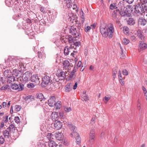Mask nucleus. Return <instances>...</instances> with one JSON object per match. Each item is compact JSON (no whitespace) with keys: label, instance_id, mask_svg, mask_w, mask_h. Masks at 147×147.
<instances>
[{"label":"nucleus","instance_id":"nucleus-39","mask_svg":"<svg viewBox=\"0 0 147 147\" xmlns=\"http://www.w3.org/2000/svg\"><path fill=\"white\" fill-rule=\"evenodd\" d=\"M86 92H84L83 94L82 95V98L83 100L85 101H86L88 100V97L86 94Z\"/></svg>","mask_w":147,"mask_h":147},{"label":"nucleus","instance_id":"nucleus-14","mask_svg":"<svg viewBox=\"0 0 147 147\" xmlns=\"http://www.w3.org/2000/svg\"><path fill=\"white\" fill-rule=\"evenodd\" d=\"M42 84L47 85L49 82L50 79L49 76H46L42 78Z\"/></svg>","mask_w":147,"mask_h":147},{"label":"nucleus","instance_id":"nucleus-1","mask_svg":"<svg viewBox=\"0 0 147 147\" xmlns=\"http://www.w3.org/2000/svg\"><path fill=\"white\" fill-rule=\"evenodd\" d=\"M107 28L100 27V30L103 37L106 38L108 37L111 38L113 37V34L114 31L113 25L111 24H109L107 25Z\"/></svg>","mask_w":147,"mask_h":147},{"label":"nucleus","instance_id":"nucleus-23","mask_svg":"<svg viewBox=\"0 0 147 147\" xmlns=\"http://www.w3.org/2000/svg\"><path fill=\"white\" fill-rule=\"evenodd\" d=\"M7 78L8 79H7V82L9 83H12L15 80V77L12 75L11 76V74H10V76Z\"/></svg>","mask_w":147,"mask_h":147},{"label":"nucleus","instance_id":"nucleus-26","mask_svg":"<svg viewBox=\"0 0 147 147\" xmlns=\"http://www.w3.org/2000/svg\"><path fill=\"white\" fill-rule=\"evenodd\" d=\"M147 23V22L145 19H139L138 23L139 25L144 26Z\"/></svg>","mask_w":147,"mask_h":147},{"label":"nucleus","instance_id":"nucleus-21","mask_svg":"<svg viewBox=\"0 0 147 147\" xmlns=\"http://www.w3.org/2000/svg\"><path fill=\"white\" fill-rule=\"evenodd\" d=\"M72 49L70 47L69 48L68 47L66 46L65 47L64 50V55H69V52L71 51Z\"/></svg>","mask_w":147,"mask_h":147},{"label":"nucleus","instance_id":"nucleus-32","mask_svg":"<svg viewBox=\"0 0 147 147\" xmlns=\"http://www.w3.org/2000/svg\"><path fill=\"white\" fill-rule=\"evenodd\" d=\"M10 71L9 70H6L4 72V76L5 78H7L8 77L10 76V74H11Z\"/></svg>","mask_w":147,"mask_h":147},{"label":"nucleus","instance_id":"nucleus-57","mask_svg":"<svg viewBox=\"0 0 147 147\" xmlns=\"http://www.w3.org/2000/svg\"><path fill=\"white\" fill-rule=\"evenodd\" d=\"M71 51H73V53H71V56H72L73 57H74V55H75L76 54V53H77V51H75L73 50L72 49L71 50Z\"/></svg>","mask_w":147,"mask_h":147},{"label":"nucleus","instance_id":"nucleus-55","mask_svg":"<svg viewBox=\"0 0 147 147\" xmlns=\"http://www.w3.org/2000/svg\"><path fill=\"white\" fill-rule=\"evenodd\" d=\"M118 76L119 77V79H123L122 77V75L121 73V71L120 70H119L118 73Z\"/></svg>","mask_w":147,"mask_h":147},{"label":"nucleus","instance_id":"nucleus-37","mask_svg":"<svg viewBox=\"0 0 147 147\" xmlns=\"http://www.w3.org/2000/svg\"><path fill=\"white\" fill-rule=\"evenodd\" d=\"M53 135L51 133H48L47 135V137L49 140H52V139L53 138Z\"/></svg>","mask_w":147,"mask_h":147},{"label":"nucleus","instance_id":"nucleus-2","mask_svg":"<svg viewBox=\"0 0 147 147\" xmlns=\"http://www.w3.org/2000/svg\"><path fill=\"white\" fill-rule=\"evenodd\" d=\"M31 74L29 72H26L22 76L17 78V81L18 82H28L31 77Z\"/></svg>","mask_w":147,"mask_h":147},{"label":"nucleus","instance_id":"nucleus-46","mask_svg":"<svg viewBox=\"0 0 147 147\" xmlns=\"http://www.w3.org/2000/svg\"><path fill=\"white\" fill-rule=\"evenodd\" d=\"M91 27L88 25H85L84 27L85 31L87 32L88 31H90L91 29Z\"/></svg>","mask_w":147,"mask_h":147},{"label":"nucleus","instance_id":"nucleus-9","mask_svg":"<svg viewBox=\"0 0 147 147\" xmlns=\"http://www.w3.org/2000/svg\"><path fill=\"white\" fill-rule=\"evenodd\" d=\"M30 78L31 81L35 84H37L40 83V78L38 75L37 74L34 75L32 76Z\"/></svg>","mask_w":147,"mask_h":147},{"label":"nucleus","instance_id":"nucleus-53","mask_svg":"<svg viewBox=\"0 0 147 147\" xmlns=\"http://www.w3.org/2000/svg\"><path fill=\"white\" fill-rule=\"evenodd\" d=\"M74 131H73L71 134H70V136L71 137L73 138H74L75 137V136H77L78 134V133H77V132L76 131V134H74Z\"/></svg>","mask_w":147,"mask_h":147},{"label":"nucleus","instance_id":"nucleus-3","mask_svg":"<svg viewBox=\"0 0 147 147\" xmlns=\"http://www.w3.org/2000/svg\"><path fill=\"white\" fill-rule=\"evenodd\" d=\"M19 60H16L14 58L11 57L9 58L7 62H6L7 65L9 67H11L15 66L16 67V65L18 66V63L17 62H19Z\"/></svg>","mask_w":147,"mask_h":147},{"label":"nucleus","instance_id":"nucleus-13","mask_svg":"<svg viewBox=\"0 0 147 147\" xmlns=\"http://www.w3.org/2000/svg\"><path fill=\"white\" fill-rule=\"evenodd\" d=\"M66 39L67 40L68 42L70 44H72L76 40H77V37H72L71 36L69 35L66 37Z\"/></svg>","mask_w":147,"mask_h":147},{"label":"nucleus","instance_id":"nucleus-52","mask_svg":"<svg viewBox=\"0 0 147 147\" xmlns=\"http://www.w3.org/2000/svg\"><path fill=\"white\" fill-rule=\"evenodd\" d=\"M123 74L125 76H127L128 74V72L126 69H123L122 71Z\"/></svg>","mask_w":147,"mask_h":147},{"label":"nucleus","instance_id":"nucleus-44","mask_svg":"<svg viewBox=\"0 0 147 147\" xmlns=\"http://www.w3.org/2000/svg\"><path fill=\"white\" fill-rule=\"evenodd\" d=\"M117 8V7L115 3L111 4L110 5V9L111 10H113Z\"/></svg>","mask_w":147,"mask_h":147},{"label":"nucleus","instance_id":"nucleus-28","mask_svg":"<svg viewBox=\"0 0 147 147\" xmlns=\"http://www.w3.org/2000/svg\"><path fill=\"white\" fill-rule=\"evenodd\" d=\"M9 131L7 129L3 131V134L5 138H8L9 137Z\"/></svg>","mask_w":147,"mask_h":147},{"label":"nucleus","instance_id":"nucleus-63","mask_svg":"<svg viewBox=\"0 0 147 147\" xmlns=\"http://www.w3.org/2000/svg\"><path fill=\"white\" fill-rule=\"evenodd\" d=\"M123 80V79H120V80H119V82H120L122 86H123L124 85V81Z\"/></svg>","mask_w":147,"mask_h":147},{"label":"nucleus","instance_id":"nucleus-24","mask_svg":"<svg viewBox=\"0 0 147 147\" xmlns=\"http://www.w3.org/2000/svg\"><path fill=\"white\" fill-rule=\"evenodd\" d=\"M68 127L71 130L74 131V134H76V131H77L76 128L75 127V126L72 124L70 123L68 124Z\"/></svg>","mask_w":147,"mask_h":147},{"label":"nucleus","instance_id":"nucleus-62","mask_svg":"<svg viewBox=\"0 0 147 147\" xmlns=\"http://www.w3.org/2000/svg\"><path fill=\"white\" fill-rule=\"evenodd\" d=\"M125 1L129 4H131L134 1V0H125Z\"/></svg>","mask_w":147,"mask_h":147},{"label":"nucleus","instance_id":"nucleus-34","mask_svg":"<svg viewBox=\"0 0 147 147\" xmlns=\"http://www.w3.org/2000/svg\"><path fill=\"white\" fill-rule=\"evenodd\" d=\"M123 31L124 33L126 34L129 33V29L127 26H124L123 27Z\"/></svg>","mask_w":147,"mask_h":147},{"label":"nucleus","instance_id":"nucleus-48","mask_svg":"<svg viewBox=\"0 0 147 147\" xmlns=\"http://www.w3.org/2000/svg\"><path fill=\"white\" fill-rule=\"evenodd\" d=\"M21 107L19 105H16L15 106V110L16 111H19L21 109Z\"/></svg>","mask_w":147,"mask_h":147},{"label":"nucleus","instance_id":"nucleus-4","mask_svg":"<svg viewBox=\"0 0 147 147\" xmlns=\"http://www.w3.org/2000/svg\"><path fill=\"white\" fill-rule=\"evenodd\" d=\"M123 7L122 6H121L119 7V9H116V11L117 12L119 13V14L122 16H126L127 17H129L131 16V14L130 13H128V12H125L123 11Z\"/></svg>","mask_w":147,"mask_h":147},{"label":"nucleus","instance_id":"nucleus-54","mask_svg":"<svg viewBox=\"0 0 147 147\" xmlns=\"http://www.w3.org/2000/svg\"><path fill=\"white\" fill-rule=\"evenodd\" d=\"M8 116L7 115L5 117H4L3 118V121L5 123H7L8 122Z\"/></svg>","mask_w":147,"mask_h":147},{"label":"nucleus","instance_id":"nucleus-64","mask_svg":"<svg viewBox=\"0 0 147 147\" xmlns=\"http://www.w3.org/2000/svg\"><path fill=\"white\" fill-rule=\"evenodd\" d=\"M77 6L75 4H74L73 5V9L74 10H75L76 11H78V10L77 9Z\"/></svg>","mask_w":147,"mask_h":147},{"label":"nucleus","instance_id":"nucleus-10","mask_svg":"<svg viewBox=\"0 0 147 147\" xmlns=\"http://www.w3.org/2000/svg\"><path fill=\"white\" fill-rule=\"evenodd\" d=\"M69 32L72 35H75L76 37L79 36V33L77 32L76 28L73 26H71L69 30Z\"/></svg>","mask_w":147,"mask_h":147},{"label":"nucleus","instance_id":"nucleus-47","mask_svg":"<svg viewBox=\"0 0 147 147\" xmlns=\"http://www.w3.org/2000/svg\"><path fill=\"white\" fill-rule=\"evenodd\" d=\"M64 110L66 112H69L71 111V108L70 107H65L64 108Z\"/></svg>","mask_w":147,"mask_h":147},{"label":"nucleus","instance_id":"nucleus-11","mask_svg":"<svg viewBox=\"0 0 147 147\" xmlns=\"http://www.w3.org/2000/svg\"><path fill=\"white\" fill-rule=\"evenodd\" d=\"M55 97L54 96H51L48 100V104L50 107H53L55 105Z\"/></svg>","mask_w":147,"mask_h":147},{"label":"nucleus","instance_id":"nucleus-36","mask_svg":"<svg viewBox=\"0 0 147 147\" xmlns=\"http://www.w3.org/2000/svg\"><path fill=\"white\" fill-rule=\"evenodd\" d=\"M61 103L60 101H58L55 103V105L57 109H60L61 107Z\"/></svg>","mask_w":147,"mask_h":147},{"label":"nucleus","instance_id":"nucleus-56","mask_svg":"<svg viewBox=\"0 0 147 147\" xmlns=\"http://www.w3.org/2000/svg\"><path fill=\"white\" fill-rule=\"evenodd\" d=\"M24 85L23 84L20 83V88L19 87V88L18 89V90L19 91L22 90L24 88Z\"/></svg>","mask_w":147,"mask_h":147},{"label":"nucleus","instance_id":"nucleus-16","mask_svg":"<svg viewBox=\"0 0 147 147\" xmlns=\"http://www.w3.org/2000/svg\"><path fill=\"white\" fill-rule=\"evenodd\" d=\"M139 47L141 50H145L147 48V44L143 41H140L139 42Z\"/></svg>","mask_w":147,"mask_h":147},{"label":"nucleus","instance_id":"nucleus-7","mask_svg":"<svg viewBox=\"0 0 147 147\" xmlns=\"http://www.w3.org/2000/svg\"><path fill=\"white\" fill-rule=\"evenodd\" d=\"M136 35L138 38L142 41H144L145 40V37L142 31L140 30H138L137 31Z\"/></svg>","mask_w":147,"mask_h":147},{"label":"nucleus","instance_id":"nucleus-42","mask_svg":"<svg viewBox=\"0 0 147 147\" xmlns=\"http://www.w3.org/2000/svg\"><path fill=\"white\" fill-rule=\"evenodd\" d=\"M123 43L125 45H127L129 42V39L124 38L122 40Z\"/></svg>","mask_w":147,"mask_h":147},{"label":"nucleus","instance_id":"nucleus-25","mask_svg":"<svg viewBox=\"0 0 147 147\" xmlns=\"http://www.w3.org/2000/svg\"><path fill=\"white\" fill-rule=\"evenodd\" d=\"M51 117L53 120L56 121L58 119V115L57 113L56 112H53L51 115Z\"/></svg>","mask_w":147,"mask_h":147},{"label":"nucleus","instance_id":"nucleus-50","mask_svg":"<svg viewBox=\"0 0 147 147\" xmlns=\"http://www.w3.org/2000/svg\"><path fill=\"white\" fill-rule=\"evenodd\" d=\"M5 141V139L3 137L1 136H0V143L1 144H3Z\"/></svg>","mask_w":147,"mask_h":147},{"label":"nucleus","instance_id":"nucleus-30","mask_svg":"<svg viewBox=\"0 0 147 147\" xmlns=\"http://www.w3.org/2000/svg\"><path fill=\"white\" fill-rule=\"evenodd\" d=\"M38 145V147H47L46 144L42 140L40 141Z\"/></svg>","mask_w":147,"mask_h":147},{"label":"nucleus","instance_id":"nucleus-8","mask_svg":"<svg viewBox=\"0 0 147 147\" xmlns=\"http://www.w3.org/2000/svg\"><path fill=\"white\" fill-rule=\"evenodd\" d=\"M135 12L136 13H141L143 12V9L142 7V3L140 1L135 7Z\"/></svg>","mask_w":147,"mask_h":147},{"label":"nucleus","instance_id":"nucleus-60","mask_svg":"<svg viewBox=\"0 0 147 147\" xmlns=\"http://www.w3.org/2000/svg\"><path fill=\"white\" fill-rule=\"evenodd\" d=\"M117 73V71H113V76L114 79H115L116 77Z\"/></svg>","mask_w":147,"mask_h":147},{"label":"nucleus","instance_id":"nucleus-12","mask_svg":"<svg viewBox=\"0 0 147 147\" xmlns=\"http://www.w3.org/2000/svg\"><path fill=\"white\" fill-rule=\"evenodd\" d=\"M95 131L94 129L91 130L90 134L89 140L91 143H93L95 140Z\"/></svg>","mask_w":147,"mask_h":147},{"label":"nucleus","instance_id":"nucleus-40","mask_svg":"<svg viewBox=\"0 0 147 147\" xmlns=\"http://www.w3.org/2000/svg\"><path fill=\"white\" fill-rule=\"evenodd\" d=\"M38 58L40 59H42L45 57L44 53H41L40 51L38 52Z\"/></svg>","mask_w":147,"mask_h":147},{"label":"nucleus","instance_id":"nucleus-45","mask_svg":"<svg viewBox=\"0 0 147 147\" xmlns=\"http://www.w3.org/2000/svg\"><path fill=\"white\" fill-rule=\"evenodd\" d=\"M37 98L39 99H42L44 98L43 95L42 93H38L37 94Z\"/></svg>","mask_w":147,"mask_h":147},{"label":"nucleus","instance_id":"nucleus-31","mask_svg":"<svg viewBox=\"0 0 147 147\" xmlns=\"http://www.w3.org/2000/svg\"><path fill=\"white\" fill-rule=\"evenodd\" d=\"M111 96L109 95H107L104 97L103 100L105 103H107L108 101L110 99Z\"/></svg>","mask_w":147,"mask_h":147},{"label":"nucleus","instance_id":"nucleus-18","mask_svg":"<svg viewBox=\"0 0 147 147\" xmlns=\"http://www.w3.org/2000/svg\"><path fill=\"white\" fill-rule=\"evenodd\" d=\"M56 75L58 77H61L62 79H64L66 76L65 73L63 71H58Z\"/></svg>","mask_w":147,"mask_h":147},{"label":"nucleus","instance_id":"nucleus-17","mask_svg":"<svg viewBox=\"0 0 147 147\" xmlns=\"http://www.w3.org/2000/svg\"><path fill=\"white\" fill-rule=\"evenodd\" d=\"M54 127L57 129H59L62 127V123L60 121L56 120L54 123Z\"/></svg>","mask_w":147,"mask_h":147},{"label":"nucleus","instance_id":"nucleus-35","mask_svg":"<svg viewBox=\"0 0 147 147\" xmlns=\"http://www.w3.org/2000/svg\"><path fill=\"white\" fill-rule=\"evenodd\" d=\"M19 62H17L19 63V68H21L22 70H24L25 69V67L24 63L22 62H20L19 60Z\"/></svg>","mask_w":147,"mask_h":147},{"label":"nucleus","instance_id":"nucleus-6","mask_svg":"<svg viewBox=\"0 0 147 147\" xmlns=\"http://www.w3.org/2000/svg\"><path fill=\"white\" fill-rule=\"evenodd\" d=\"M62 65L63 69L65 70L66 71L68 72L71 69L70 63L67 60L64 61L63 62Z\"/></svg>","mask_w":147,"mask_h":147},{"label":"nucleus","instance_id":"nucleus-43","mask_svg":"<svg viewBox=\"0 0 147 147\" xmlns=\"http://www.w3.org/2000/svg\"><path fill=\"white\" fill-rule=\"evenodd\" d=\"M64 113L63 111H61L59 113V117L61 119H64L65 117Z\"/></svg>","mask_w":147,"mask_h":147},{"label":"nucleus","instance_id":"nucleus-59","mask_svg":"<svg viewBox=\"0 0 147 147\" xmlns=\"http://www.w3.org/2000/svg\"><path fill=\"white\" fill-rule=\"evenodd\" d=\"M40 10L41 12L44 13L46 12L45 8L44 7H40Z\"/></svg>","mask_w":147,"mask_h":147},{"label":"nucleus","instance_id":"nucleus-22","mask_svg":"<svg viewBox=\"0 0 147 147\" xmlns=\"http://www.w3.org/2000/svg\"><path fill=\"white\" fill-rule=\"evenodd\" d=\"M49 147H57L58 144L53 140H50L48 143Z\"/></svg>","mask_w":147,"mask_h":147},{"label":"nucleus","instance_id":"nucleus-5","mask_svg":"<svg viewBox=\"0 0 147 147\" xmlns=\"http://www.w3.org/2000/svg\"><path fill=\"white\" fill-rule=\"evenodd\" d=\"M55 138L56 140L59 141L63 140V136L62 133L59 131L56 132L54 134ZM63 143L64 145H66L65 140H63Z\"/></svg>","mask_w":147,"mask_h":147},{"label":"nucleus","instance_id":"nucleus-61","mask_svg":"<svg viewBox=\"0 0 147 147\" xmlns=\"http://www.w3.org/2000/svg\"><path fill=\"white\" fill-rule=\"evenodd\" d=\"M8 88V87L7 86H5L2 87L1 88V89L2 90H6Z\"/></svg>","mask_w":147,"mask_h":147},{"label":"nucleus","instance_id":"nucleus-27","mask_svg":"<svg viewBox=\"0 0 147 147\" xmlns=\"http://www.w3.org/2000/svg\"><path fill=\"white\" fill-rule=\"evenodd\" d=\"M20 71L18 69H14L12 72V75H14L16 76V77H18V76H19V74H20Z\"/></svg>","mask_w":147,"mask_h":147},{"label":"nucleus","instance_id":"nucleus-33","mask_svg":"<svg viewBox=\"0 0 147 147\" xmlns=\"http://www.w3.org/2000/svg\"><path fill=\"white\" fill-rule=\"evenodd\" d=\"M127 21V24L130 25H134L135 23L134 19H128Z\"/></svg>","mask_w":147,"mask_h":147},{"label":"nucleus","instance_id":"nucleus-29","mask_svg":"<svg viewBox=\"0 0 147 147\" xmlns=\"http://www.w3.org/2000/svg\"><path fill=\"white\" fill-rule=\"evenodd\" d=\"M7 129L10 132H13L15 130V126L13 124H11Z\"/></svg>","mask_w":147,"mask_h":147},{"label":"nucleus","instance_id":"nucleus-15","mask_svg":"<svg viewBox=\"0 0 147 147\" xmlns=\"http://www.w3.org/2000/svg\"><path fill=\"white\" fill-rule=\"evenodd\" d=\"M76 40H76L71 45L70 47L72 49H74L75 50L77 47H79L81 43L80 42L77 41Z\"/></svg>","mask_w":147,"mask_h":147},{"label":"nucleus","instance_id":"nucleus-19","mask_svg":"<svg viewBox=\"0 0 147 147\" xmlns=\"http://www.w3.org/2000/svg\"><path fill=\"white\" fill-rule=\"evenodd\" d=\"M72 84L71 83H67L65 87V90L66 92H69L72 90Z\"/></svg>","mask_w":147,"mask_h":147},{"label":"nucleus","instance_id":"nucleus-58","mask_svg":"<svg viewBox=\"0 0 147 147\" xmlns=\"http://www.w3.org/2000/svg\"><path fill=\"white\" fill-rule=\"evenodd\" d=\"M81 11L80 12V18H84V13L82 10V9L81 10Z\"/></svg>","mask_w":147,"mask_h":147},{"label":"nucleus","instance_id":"nucleus-41","mask_svg":"<svg viewBox=\"0 0 147 147\" xmlns=\"http://www.w3.org/2000/svg\"><path fill=\"white\" fill-rule=\"evenodd\" d=\"M76 138V143L78 145H79L80 144V143L81 141V139L80 137L78 135Z\"/></svg>","mask_w":147,"mask_h":147},{"label":"nucleus","instance_id":"nucleus-38","mask_svg":"<svg viewBox=\"0 0 147 147\" xmlns=\"http://www.w3.org/2000/svg\"><path fill=\"white\" fill-rule=\"evenodd\" d=\"M11 88L13 90H17L19 88V86L18 85L16 84H14L12 85Z\"/></svg>","mask_w":147,"mask_h":147},{"label":"nucleus","instance_id":"nucleus-51","mask_svg":"<svg viewBox=\"0 0 147 147\" xmlns=\"http://www.w3.org/2000/svg\"><path fill=\"white\" fill-rule=\"evenodd\" d=\"M27 86L28 88H32L34 87V85L32 83L28 84L27 85Z\"/></svg>","mask_w":147,"mask_h":147},{"label":"nucleus","instance_id":"nucleus-20","mask_svg":"<svg viewBox=\"0 0 147 147\" xmlns=\"http://www.w3.org/2000/svg\"><path fill=\"white\" fill-rule=\"evenodd\" d=\"M140 1L142 3V7L143 9V12L144 11H147V2L145 1V0H140Z\"/></svg>","mask_w":147,"mask_h":147},{"label":"nucleus","instance_id":"nucleus-49","mask_svg":"<svg viewBox=\"0 0 147 147\" xmlns=\"http://www.w3.org/2000/svg\"><path fill=\"white\" fill-rule=\"evenodd\" d=\"M14 120L15 122L17 123H18L20 122L19 117L18 116L15 117Z\"/></svg>","mask_w":147,"mask_h":147}]
</instances>
